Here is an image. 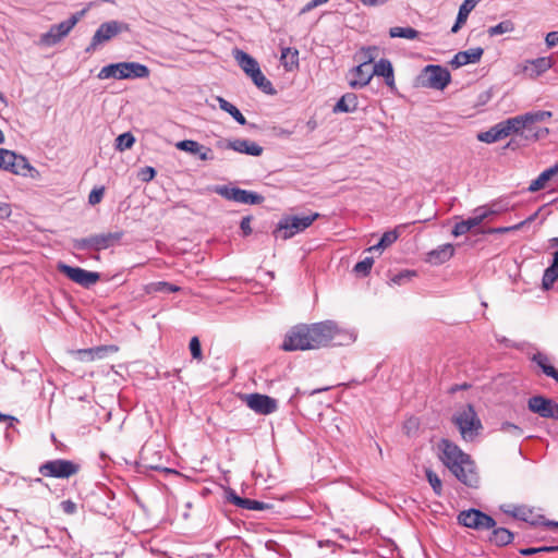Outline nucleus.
<instances>
[{"mask_svg":"<svg viewBox=\"0 0 558 558\" xmlns=\"http://www.w3.org/2000/svg\"><path fill=\"white\" fill-rule=\"evenodd\" d=\"M196 155L198 156V158L201 160H204V161L213 160L214 159V155H213L211 149L209 147H205L203 145H202L201 153H197Z\"/></svg>","mask_w":558,"mask_h":558,"instance_id":"57","label":"nucleus"},{"mask_svg":"<svg viewBox=\"0 0 558 558\" xmlns=\"http://www.w3.org/2000/svg\"><path fill=\"white\" fill-rule=\"evenodd\" d=\"M233 57L236 60L240 68L248 76L260 69L258 62L252 56H250L243 50L234 49Z\"/></svg>","mask_w":558,"mask_h":558,"instance_id":"24","label":"nucleus"},{"mask_svg":"<svg viewBox=\"0 0 558 558\" xmlns=\"http://www.w3.org/2000/svg\"><path fill=\"white\" fill-rule=\"evenodd\" d=\"M0 170L27 177L34 169L27 158L13 150L0 148Z\"/></svg>","mask_w":558,"mask_h":558,"instance_id":"8","label":"nucleus"},{"mask_svg":"<svg viewBox=\"0 0 558 558\" xmlns=\"http://www.w3.org/2000/svg\"><path fill=\"white\" fill-rule=\"evenodd\" d=\"M522 227H523V223H517V225L509 226V227L490 228L486 231V233L501 234V233H507V232H511V231H517V230L521 229Z\"/></svg>","mask_w":558,"mask_h":558,"instance_id":"50","label":"nucleus"},{"mask_svg":"<svg viewBox=\"0 0 558 558\" xmlns=\"http://www.w3.org/2000/svg\"><path fill=\"white\" fill-rule=\"evenodd\" d=\"M246 403L250 409L263 415L271 414L278 409V402L276 399L260 393L248 395Z\"/></svg>","mask_w":558,"mask_h":558,"instance_id":"17","label":"nucleus"},{"mask_svg":"<svg viewBox=\"0 0 558 558\" xmlns=\"http://www.w3.org/2000/svg\"><path fill=\"white\" fill-rule=\"evenodd\" d=\"M549 130L547 128H536L532 135H525L526 138L541 140L548 135Z\"/></svg>","mask_w":558,"mask_h":558,"instance_id":"56","label":"nucleus"},{"mask_svg":"<svg viewBox=\"0 0 558 558\" xmlns=\"http://www.w3.org/2000/svg\"><path fill=\"white\" fill-rule=\"evenodd\" d=\"M214 191L225 199L240 204L259 205L265 201L262 194L236 186L218 185Z\"/></svg>","mask_w":558,"mask_h":558,"instance_id":"9","label":"nucleus"},{"mask_svg":"<svg viewBox=\"0 0 558 558\" xmlns=\"http://www.w3.org/2000/svg\"><path fill=\"white\" fill-rule=\"evenodd\" d=\"M151 289L156 292H168V293L177 292L180 290L179 287L171 284L169 282H166V281H159V282L153 283Z\"/></svg>","mask_w":558,"mask_h":558,"instance_id":"48","label":"nucleus"},{"mask_svg":"<svg viewBox=\"0 0 558 558\" xmlns=\"http://www.w3.org/2000/svg\"><path fill=\"white\" fill-rule=\"evenodd\" d=\"M508 137L502 122L493 125L489 130L477 134V140L483 143L492 144Z\"/></svg>","mask_w":558,"mask_h":558,"instance_id":"27","label":"nucleus"},{"mask_svg":"<svg viewBox=\"0 0 558 558\" xmlns=\"http://www.w3.org/2000/svg\"><path fill=\"white\" fill-rule=\"evenodd\" d=\"M233 140H225L220 138L216 142V147L218 149H232L233 150Z\"/></svg>","mask_w":558,"mask_h":558,"instance_id":"60","label":"nucleus"},{"mask_svg":"<svg viewBox=\"0 0 558 558\" xmlns=\"http://www.w3.org/2000/svg\"><path fill=\"white\" fill-rule=\"evenodd\" d=\"M553 113L550 111L538 110V111H530L523 114V117H531L529 121L524 122V132L525 135H532V133L537 128L536 124L539 122H544L551 118Z\"/></svg>","mask_w":558,"mask_h":558,"instance_id":"28","label":"nucleus"},{"mask_svg":"<svg viewBox=\"0 0 558 558\" xmlns=\"http://www.w3.org/2000/svg\"><path fill=\"white\" fill-rule=\"evenodd\" d=\"M149 74V69L145 64L138 62H118L101 68L97 77L99 80H133L146 78Z\"/></svg>","mask_w":558,"mask_h":558,"instance_id":"3","label":"nucleus"},{"mask_svg":"<svg viewBox=\"0 0 558 558\" xmlns=\"http://www.w3.org/2000/svg\"><path fill=\"white\" fill-rule=\"evenodd\" d=\"M129 31L130 26L124 22L116 20L105 22L95 32L89 46L86 48V51H94L102 43L110 40L120 33Z\"/></svg>","mask_w":558,"mask_h":558,"instance_id":"10","label":"nucleus"},{"mask_svg":"<svg viewBox=\"0 0 558 558\" xmlns=\"http://www.w3.org/2000/svg\"><path fill=\"white\" fill-rule=\"evenodd\" d=\"M374 259L372 257H365L363 260L355 264L353 270L359 276H367L372 269Z\"/></svg>","mask_w":558,"mask_h":558,"instance_id":"43","label":"nucleus"},{"mask_svg":"<svg viewBox=\"0 0 558 558\" xmlns=\"http://www.w3.org/2000/svg\"><path fill=\"white\" fill-rule=\"evenodd\" d=\"M452 421L464 440H473L483 428L482 422L472 404H466L458 410Z\"/></svg>","mask_w":558,"mask_h":558,"instance_id":"4","label":"nucleus"},{"mask_svg":"<svg viewBox=\"0 0 558 558\" xmlns=\"http://www.w3.org/2000/svg\"><path fill=\"white\" fill-rule=\"evenodd\" d=\"M281 349L283 351L312 350L307 325L301 324L292 327L287 332Z\"/></svg>","mask_w":558,"mask_h":558,"instance_id":"13","label":"nucleus"},{"mask_svg":"<svg viewBox=\"0 0 558 558\" xmlns=\"http://www.w3.org/2000/svg\"><path fill=\"white\" fill-rule=\"evenodd\" d=\"M483 53H484V50L481 47H475V48H470L464 51H459L458 53L454 54V57L450 61V64L453 68L458 69V68H461L466 64L476 63L481 60Z\"/></svg>","mask_w":558,"mask_h":558,"instance_id":"20","label":"nucleus"},{"mask_svg":"<svg viewBox=\"0 0 558 558\" xmlns=\"http://www.w3.org/2000/svg\"><path fill=\"white\" fill-rule=\"evenodd\" d=\"M189 348H190V351H191L192 357H193L194 360H197V361H202V360H203V353H202L201 342H199V339H198L197 337H193V338L190 340Z\"/></svg>","mask_w":558,"mask_h":558,"instance_id":"47","label":"nucleus"},{"mask_svg":"<svg viewBox=\"0 0 558 558\" xmlns=\"http://www.w3.org/2000/svg\"><path fill=\"white\" fill-rule=\"evenodd\" d=\"M251 221L252 216H245L242 218L240 228L242 230L243 236H248L252 233Z\"/></svg>","mask_w":558,"mask_h":558,"instance_id":"52","label":"nucleus"},{"mask_svg":"<svg viewBox=\"0 0 558 558\" xmlns=\"http://www.w3.org/2000/svg\"><path fill=\"white\" fill-rule=\"evenodd\" d=\"M362 53L364 54V63L366 64H371L374 59H375V52L377 51V48L376 47H367V48H362Z\"/></svg>","mask_w":558,"mask_h":558,"instance_id":"53","label":"nucleus"},{"mask_svg":"<svg viewBox=\"0 0 558 558\" xmlns=\"http://www.w3.org/2000/svg\"><path fill=\"white\" fill-rule=\"evenodd\" d=\"M545 41L548 47L557 46L558 45V32L548 33L546 35Z\"/></svg>","mask_w":558,"mask_h":558,"instance_id":"59","label":"nucleus"},{"mask_svg":"<svg viewBox=\"0 0 558 558\" xmlns=\"http://www.w3.org/2000/svg\"><path fill=\"white\" fill-rule=\"evenodd\" d=\"M532 361L543 371V373L551 377L558 383V371L549 364V359L546 354L537 352L532 356Z\"/></svg>","mask_w":558,"mask_h":558,"instance_id":"32","label":"nucleus"},{"mask_svg":"<svg viewBox=\"0 0 558 558\" xmlns=\"http://www.w3.org/2000/svg\"><path fill=\"white\" fill-rule=\"evenodd\" d=\"M513 539V534L506 527H494L489 542L497 546H506Z\"/></svg>","mask_w":558,"mask_h":558,"instance_id":"33","label":"nucleus"},{"mask_svg":"<svg viewBox=\"0 0 558 558\" xmlns=\"http://www.w3.org/2000/svg\"><path fill=\"white\" fill-rule=\"evenodd\" d=\"M80 16L77 14L72 15L65 21L59 24L52 25L47 33L41 36V41L47 46H53L58 44L62 38L68 36L71 29L78 22Z\"/></svg>","mask_w":558,"mask_h":558,"instance_id":"15","label":"nucleus"},{"mask_svg":"<svg viewBox=\"0 0 558 558\" xmlns=\"http://www.w3.org/2000/svg\"><path fill=\"white\" fill-rule=\"evenodd\" d=\"M478 0H464L459 8L458 16L454 25L451 27V33L456 34L461 26L466 22L469 14L476 7Z\"/></svg>","mask_w":558,"mask_h":558,"instance_id":"30","label":"nucleus"},{"mask_svg":"<svg viewBox=\"0 0 558 558\" xmlns=\"http://www.w3.org/2000/svg\"><path fill=\"white\" fill-rule=\"evenodd\" d=\"M426 478L432 486L435 495L441 496L442 494V483L439 476L430 469H426L425 471Z\"/></svg>","mask_w":558,"mask_h":558,"instance_id":"41","label":"nucleus"},{"mask_svg":"<svg viewBox=\"0 0 558 558\" xmlns=\"http://www.w3.org/2000/svg\"><path fill=\"white\" fill-rule=\"evenodd\" d=\"M513 31V24L510 21H502L488 28L489 36H497Z\"/></svg>","mask_w":558,"mask_h":558,"instance_id":"44","label":"nucleus"},{"mask_svg":"<svg viewBox=\"0 0 558 558\" xmlns=\"http://www.w3.org/2000/svg\"><path fill=\"white\" fill-rule=\"evenodd\" d=\"M239 502L242 504V506H241L242 509H247V510H265V509L270 508V506L268 504H265V502L258 501V500H254V499H248V498H243V500H239Z\"/></svg>","mask_w":558,"mask_h":558,"instance_id":"46","label":"nucleus"},{"mask_svg":"<svg viewBox=\"0 0 558 558\" xmlns=\"http://www.w3.org/2000/svg\"><path fill=\"white\" fill-rule=\"evenodd\" d=\"M476 215L473 217H470L465 220H462L460 222H457L452 229V234L454 236H460L465 233H468L471 229L480 226L485 218H487L490 214L494 211L485 209V208H477L475 210Z\"/></svg>","mask_w":558,"mask_h":558,"instance_id":"18","label":"nucleus"},{"mask_svg":"<svg viewBox=\"0 0 558 558\" xmlns=\"http://www.w3.org/2000/svg\"><path fill=\"white\" fill-rule=\"evenodd\" d=\"M529 117L520 114L501 121L507 136L511 134H523L525 125L524 122L529 121Z\"/></svg>","mask_w":558,"mask_h":558,"instance_id":"31","label":"nucleus"},{"mask_svg":"<svg viewBox=\"0 0 558 558\" xmlns=\"http://www.w3.org/2000/svg\"><path fill=\"white\" fill-rule=\"evenodd\" d=\"M438 457L450 472L464 485L477 487L478 475L471 457L448 439L438 442Z\"/></svg>","mask_w":558,"mask_h":558,"instance_id":"1","label":"nucleus"},{"mask_svg":"<svg viewBox=\"0 0 558 558\" xmlns=\"http://www.w3.org/2000/svg\"><path fill=\"white\" fill-rule=\"evenodd\" d=\"M458 522L465 527L477 531L490 530L496 526L493 517L475 508L461 511L458 515Z\"/></svg>","mask_w":558,"mask_h":558,"instance_id":"11","label":"nucleus"},{"mask_svg":"<svg viewBox=\"0 0 558 558\" xmlns=\"http://www.w3.org/2000/svg\"><path fill=\"white\" fill-rule=\"evenodd\" d=\"M61 508L65 513L73 514L76 511V504L72 500H64L61 502Z\"/></svg>","mask_w":558,"mask_h":558,"instance_id":"58","label":"nucleus"},{"mask_svg":"<svg viewBox=\"0 0 558 558\" xmlns=\"http://www.w3.org/2000/svg\"><path fill=\"white\" fill-rule=\"evenodd\" d=\"M520 554L523 556H532L538 554V547H529L520 549Z\"/></svg>","mask_w":558,"mask_h":558,"instance_id":"63","label":"nucleus"},{"mask_svg":"<svg viewBox=\"0 0 558 558\" xmlns=\"http://www.w3.org/2000/svg\"><path fill=\"white\" fill-rule=\"evenodd\" d=\"M454 254V247L450 243L441 244L427 253L426 262L432 265H440L449 260Z\"/></svg>","mask_w":558,"mask_h":558,"instance_id":"23","label":"nucleus"},{"mask_svg":"<svg viewBox=\"0 0 558 558\" xmlns=\"http://www.w3.org/2000/svg\"><path fill=\"white\" fill-rule=\"evenodd\" d=\"M307 328L312 350L328 345L341 333L337 324L331 320L307 325Z\"/></svg>","mask_w":558,"mask_h":558,"instance_id":"6","label":"nucleus"},{"mask_svg":"<svg viewBox=\"0 0 558 558\" xmlns=\"http://www.w3.org/2000/svg\"><path fill=\"white\" fill-rule=\"evenodd\" d=\"M177 148L190 154H197L202 150V145L193 140H184L177 143Z\"/></svg>","mask_w":558,"mask_h":558,"instance_id":"42","label":"nucleus"},{"mask_svg":"<svg viewBox=\"0 0 558 558\" xmlns=\"http://www.w3.org/2000/svg\"><path fill=\"white\" fill-rule=\"evenodd\" d=\"M288 53H292V58L295 59V60H292V62L296 63L298 54H299L298 50H294L292 52L290 48H286V49L282 50L281 58H287Z\"/></svg>","mask_w":558,"mask_h":558,"instance_id":"64","label":"nucleus"},{"mask_svg":"<svg viewBox=\"0 0 558 558\" xmlns=\"http://www.w3.org/2000/svg\"><path fill=\"white\" fill-rule=\"evenodd\" d=\"M418 32L413 27H401L395 26L389 29V35L391 38H405V39H415L418 37Z\"/></svg>","mask_w":558,"mask_h":558,"instance_id":"36","label":"nucleus"},{"mask_svg":"<svg viewBox=\"0 0 558 558\" xmlns=\"http://www.w3.org/2000/svg\"><path fill=\"white\" fill-rule=\"evenodd\" d=\"M555 175L554 171L548 168L544 170L535 180H533L529 186L530 192H536L542 190L546 182Z\"/></svg>","mask_w":558,"mask_h":558,"instance_id":"38","label":"nucleus"},{"mask_svg":"<svg viewBox=\"0 0 558 558\" xmlns=\"http://www.w3.org/2000/svg\"><path fill=\"white\" fill-rule=\"evenodd\" d=\"M360 1L366 7H377V5H381L386 2H388L389 0H360Z\"/></svg>","mask_w":558,"mask_h":558,"instance_id":"62","label":"nucleus"},{"mask_svg":"<svg viewBox=\"0 0 558 558\" xmlns=\"http://www.w3.org/2000/svg\"><path fill=\"white\" fill-rule=\"evenodd\" d=\"M499 429H500V432L508 434L514 438H520L523 435V429L520 426H518L513 423H510V422L501 423Z\"/></svg>","mask_w":558,"mask_h":558,"instance_id":"45","label":"nucleus"},{"mask_svg":"<svg viewBox=\"0 0 558 558\" xmlns=\"http://www.w3.org/2000/svg\"><path fill=\"white\" fill-rule=\"evenodd\" d=\"M134 143L135 137L130 132H125L116 138V148L123 151L125 149H130Z\"/></svg>","mask_w":558,"mask_h":558,"instance_id":"40","label":"nucleus"},{"mask_svg":"<svg viewBox=\"0 0 558 558\" xmlns=\"http://www.w3.org/2000/svg\"><path fill=\"white\" fill-rule=\"evenodd\" d=\"M58 269L60 270V272H62L69 279H71L73 282H75L84 288L92 287L100 279L99 272L88 271L81 267H72V266H69L65 264H60L58 266Z\"/></svg>","mask_w":558,"mask_h":558,"instance_id":"14","label":"nucleus"},{"mask_svg":"<svg viewBox=\"0 0 558 558\" xmlns=\"http://www.w3.org/2000/svg\"><path fill=\"white\" fill-rule=\"evenodd\" d=\"M557 280H558V269L555 268L553 265H550L544 271V275L542 278V286L545 290H549Z\"/></svg>","mask_w":558,"mask_h":558,"instance_id":"39","label":"nucleus"},{"mask_svg":"<svg viewBox=\"0 0 558 558\" xmlns=\"http://www.w3.org/2000/svg\"><path fill=\"white\" fill-rule=\"evenodd\" d=\"M232 145L234 151L254 157L260 156L264 150L260 145L250 140L235 138Z\"/></svg>","mask_w":558,"mask_h":558,"instance_id":"26","label":"nucleus"},{"mask_svg":"<svg viewBox=\"0 0 558 558\" xmlns=\"http://www.w3.org/2000/svg\"><path fill=\"white\" fill-rule=\"evenodd\" d=\"M357 105V96L354 93H347L337 101L333 112L351 113L356 111Z\"/></svg>","mask_w":558,"mask_h":558,"instance_id":"29","label":"nucleus"},{"mask_svg":"<svg viewBox=\"0 0 558 558\" xmlns=\"http://www.w3.org/2000/svg\"><path fill=\"white\" fill-rule=\"evenodd\" d=\"M253 83L265 94L275 95L276 89L274 88L271 82L262 73L260 69L255 71L252 75H250Z\"/></svg>","mask_w":558,"mask_h":558,"instance_id":"34","label":"nucleus"},{"mask_svg":"<svg viewBox=\"0 0 558 558\" xmlns=\"http://www.w3.org/2000/svg\"><path fill=\"white\" fill-rule=\"evenodd\" d=\"M416 274L415 271L413 270H404V271H401L399 274H397L392 279L391 281L396 284H402L404 283L405 280H409L411 279L412 277H414Z\"/></svg>","mask_w":558,"mask_h":558,"instance_id":"49","label":"nucleus"},{"mask_svg":"<svg viewBox=\"0 0 558 558\" xmlns=\"http://www.w3.org/2000/svg\"><path fill=\"white\" fill-rule=\"evenodd\" d=\"M373 76H383L385 78V83L389 87L395 86V75H393V68L391 62L388 59H380L378 62L374 64L373 68Z\"/></svg>","mask_w":558,"mask_h":558,"instance_id":"25","label":"nucleus"},{"mask_svg":"<svg viewBox=\"0 0 558 558\" xmlns=\"http://www.w3.org/2000/svg\"><path fill=\"white\" fill-rule=\"evenodd\" d=\"M553 66L550 58L541 57L534 60H527L524 65V72L531 78H536Z\"/></svg>","mask_w":558,"mask_h":558,"instance_id":"21","label":"nucleus"},{"mask_svg":"<svg viewBox=\"0 0 558 558\" xmlns=\"http://www.w3.org/2000/svg\"><path fill=\"white\" fill-rule=\"evenodd\" d=\"M420 80L426 87L442 90L450 83L451 75L441 65L428 64L423 69Z\"/></svg>","mask_w":558,"mask_h":558,"instance_id":"12","label":"nucleus"},{"mask_svg":"<svg viewBox=\"0 0 558 558\" xmlns=\"http://www.w3.org/2000/svg\"><path fill=\"white\" fill-rule=\"evenodd\" d=\"M351 78L349 80V85L352 88H362L366 86L372 77L373 72L369 70V65L362 62L357 66L353 68L351 73Z\"/></svg>","mask_w":558,"mask_h":558,"instance_id":"19","label":"nucleus"},{"mask_svg":"<svg viewBox=\"0 0 558 558\" xmlns=\"http://www.w3.org/2000/svg\"><path fill=\"white\" fill-rule=\"evenodd\" d=\"M527 408L531 412L543 418L558 420V403L543 396H534L529 399Z\"/></svg>","mask_w":558,"mask_h":558,"instance_id":"16","label":"nucleus"},{"mask_svg":"<svg viewBox=\"0 0 558 558\" xmlns=\"http://www.w3.org/2000/svg\"><path fill=\"white\" fill-rule=\"evenodd\" d=\"M217 100L219 104V108L221 110L228 112L241 125L246 124L245 117L241 113V111L234 105H232L231 102H229L228 100H226L222 97H218Z\"/></svg>","mask_w":558,"mask_h":558,"instance_id":"35","label":"nucleus"},{"mask_svg":"<svg viewBox=\"0 0 558 558\" xmlns=\"http://www.w3.org/2000/svg\"><path fill=\"white\" fill-rule=\"evenodd\" d=\"M80 470L81 465L78 463L65 459L49 460L38 468L40 475L53 478H69L77 474Z\"/></svg>","mask_w":558,"mask_h":558,"instance_id":"7","label":"nucleus"},{"mask_svg":"<svg viewBox=\"0 0 558 558\" xmlns=\"http://www.w3.org/2000/svg\"><path fill=\"white\" fill-rule=\"evenodd\" d=\"M123 235L122 231L93 234L87 238L73 240V247L78 251L94 250L99 252L119 243Z\"/></svg>","mask_w":558,"mask_h":558,"instance_id":"5","label":"nucleus"},{"mask_svg":"<svg viewBox=\"0 0 558 558\" xmlns=\"http://www.w3.org/2000/svg\"><path fill=\"white\" fill-rule=\"evenodd\" d=\"M329 0H311L308 3H306L302 10H301V14H304L306 12H310L311 10L319 7V5H323L325 3H327Z\"/></svg>","mask_w":558,"mask_h":558,"instance_id":"55","label":"nucleus"},{"mask_svg":"<svg viewBox=\"0 0 558 558\" xmlns=\"http://www.w3.org/2000/svg\"><path fill=\"white\" fill-rule=\"evenodd\" d=\"M104 193H105V187H98V189H94L89 195H88V203L90 205H96L98 203H100L102 196H104Z\"/></svg>","mask_w":558,"mask_h":558,"instance_id":"51","label":"nucleus"},{"mask_svg":"<svg viewBox=\"0 0 558 558\" xmlns=\"http://www.w3.org/2000/svg\"><path fill=\"white\" fill-rule=\"evenodd\" d=\"M399 238V233L396 231V230H391V231H387L385 232L379 242L373 246H371L368 250L369 251H374V250H384L388 246H390L391 244H393Z\"/></svg>","mask_w":558,"mask_h":558,"instance_id":"37","label":"nucleus"},{"mask_svg":"<svg viewBox=\"0 0 558 558\" xmlns=\"http://www.w3.org/2000/svg\"><path fill=\"white\" fill-rule=\"evenodd\" d=\"M319 217V213H311L304 216L286 215L277 223L272 235L275 239L289 240L311 227Z\"/></svg>","mask_w":558,"mask_h":558,"instance_id":"2","label":"nucleus"},{"mask_svg":"<svg viewBox=\"0 0 558 558\" xmlns=\"http://www.w3.org/2000/svg\"><path fill=\"white\" fill-rule=\"evenodd\" d=\"M140 175L142 181L148 182L155 178L156 170L153 167L147 166L141 170Z\"/></svg>","mask_w":558,"mask_h":558,"instance_id":"54","label":"nucleus"},{"mask_svg":"<svg viewBox=\"0 0 558 558\" xmlns=\"http://www.w3.org/2000/svg\"><path fill=\"white\" fill-rule=\"evenodd\" d=\"M533 511L524 506L514 507V509L511 511V515L515 519L529 522L532 525H539L543 524L547 527H558V522L556 521H544L543 517H539L538 519L532 518Z\"/></svg>","mask_w":558,"mask_h":558,"instance_id":"22","label":"nucleus"},{"mask_svg":"<svg viewBox=\"0 0 558 558\" xmlns=\"http://www.w3.org/2000/svg\"><path fill=\"white\" fill-rule=\"evenodd\" d=\"M229 501L241 508L242 504L239 500H243L242 497L238 496L233 490L229 493Z\"/></svg>","mask_w":558,"mask_h":558,"instance_id":"61","label":"nucleus"}]
</instances>
